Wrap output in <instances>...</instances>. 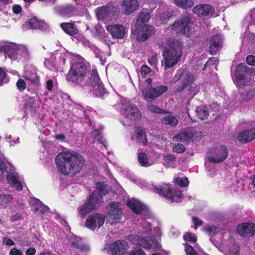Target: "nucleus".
Listing matches in <instances>:
<instances>
[{
  "label": "nucleus",
  "instance_id": "1",
  "mask_svg": "<svg viewBox=\"0 0 255 255\" xmlns=\"http://www.w3.org/2000/svg\"><path fill=\"white\" fill-rule=\"evenodd\" d=\"M84 157L79 153L63 152L55 158L58 170L63 175H75L78 173L84 165Z\"/></svg>",
  "mask_w": 255,
  "mask_h": 255
},
{
  "label": "nucleus",
  "instance_id": "2",
  "mask_svg": "<svg viewBox=\"0 0 255 255\" xmlns=\"http://www.w3.org/2000/svg\"><path fill=\"white\" fill-rule=\"evenodd\" d=\"M182 54V44L178 41L172 42L169 48H166L163 53L162 65L164 66V71L173 67L181 59Z\"/></svg>",
  "mask_w": 255,
  "mask_h": 255
},
{
  "label": "nucleus",
  "instance_id": "3",
  "mask_svg": "<svg viewBox=\"0 0 255 255\" xmlns=\"http://www.w3.org/2000/svg\"><path fill=\"white\" fill-rule=\"evenodd\" d=\"M121 123L124 126H130L141 117L137 107L129 101L123 99L121 101Z\"/></svg>",
  "mask_w": 255,
  "mask_h": 255
},
{
  "label": "nucleus",
  "instance_id": "4",
  "mask_svg": "<svg viewBox=\"0 0 255 255\" xmlns=\"http://www.w3.org/2000/svg\"><path fill=\"white\" fill-rule=\"evenodd\" d=\"M87 67L83 62L75 61L72 63L66 79L73 83L82 85L84 81L88 80L87 75Z\"/></svg>",
  "mask_w": 255,
  "mask_h": 255
},
{
  "label": "nucleus",
  "instance_id": "5",
  "mask_svg": "<svg viewBox=\"0 0 255 255\" xmlns=\"http://www.w3.org/2000/svg\"><path fill=\"white\" fill-rule=\"evenodd\" d=\"M154 192L162 196L171 202L181 201L183 195L180 190L175 189L169 184L162 183L160 185H153Z\"/></svg>",
  "mask_w": 255,
  "mask_h": 255
},
{
  "label": "nucleus",
  "instance_id": "6",
  "mask_svg": "<svg viewBox=\"0 0 255 255\" xmlns=\"http://www.w3.org/2000/svg\"><path fill=\"white\" fill-rule=\"evenodd\" d=\"M191 17L189 14H184L182 18L177 20L171 25V29L177 34L189 36L192 33Z\"/></svg>",
  "mask_w": 255,
  "mask_h": 255
},
{
  "label": "nucleus",
  "instance_id": "7",
  "mask_svg": "<svg viewBox=\"0 0 255 255\" xmlns=\"http://www.w3.org/2000/svg\"><path fill=\"white\" fill-rule=\"evenodd\" d=\"M103 203V200L101 199V196L98 192H94L88 201L79 209L78 215L81 218L84 217L90 212L101 206Z\"/></svg>",
  "mask_w": 255,
  "mask_h": 255
},
{
  "label": "nucleus",
  "instance_id": "8",
  "mask_svg": "<svg viewBox=\"0 0 255 255\" xmlns=\"http://www.w3.org/2000/svg\"><path fill=\"white\" fill-rule=\"evenodd\" d=\"M6 177L8 182L18 191L22 190L21 183V179L18 174L15 172L8 173L5 168V164L0 160V180Z\"/></svg>",
  "mask_w": 255,
  "mask_h": 255
},
{
  "label": "nucleus",
  "instance_id": "9",
  "mask_svg": "<svg viewBox=\"0 0 255 255\" xmlns=\"http://www.w3.org/2000/svg\"><path fill=\"white\" fill-rule=\"evenodd\" d=\"M86 83L92 87V90L96 96H102L106 93V89L101 82L98 73L96 70L91 72L90 76L88 78Z\"/></svg>",
  "mask_w": 255,
  "mask_h": 255
},
{
  "label": "nucleus",
  "instance_id": "10",
  "mask_svg": "<svg viewBox=\"0 0 255 255\" xmlns=\"http://www.w3.org/2000/svg\"><path fill=\"white\" fill-rule=\"evenodd\" d=\"M180 78V85L177 86L175 92H180L187 88L190 91H193L195 88V85L193 84L195 80V77L193 74L187 71H182L179 74Z\"/></svg>",
  "mask_w": 255,
  "mask_h": 255
},
{
  "label": "nucleus",
  "instance_id": "11",
  "mask_svg": "<svg viewBox=\"0 0 255 255\" xmlns=\"http://www.w3.org/2000/svg\"><path fill=\"white\" fill-rule=\"evenodd\" d=\"M201 136V132L196 128H188L178 134L174 136L172 140L174 141H190L198 139Z\"/></svg>",
  "mask_w": 255,
  "mask_h": 255
},
{
  "label": "nucleus",
  "instance_id": "12",
  "mask_svg": "<svg viewBox=\"0 0 255 255\" xmlns=\"http://www.w3.org/2000/svg\"><path fill=\"white\" fill-rule=\"evenodd\" d=\"M228 155L227 148L225 146L220 145L211 150L207 155V158L211 162L219 163L224 161Z\"/></svg>",
  "mask_w": 255,
  "mask_h": 255
},
{
  "label": "nucleus",
  "instance_id": "13",
  "mask_svg": "<svg viewBox=\"0 0 255 255\" xmlns=\"http://www.w3.org/2000/svg\"><path fill=\"white\" fill-rule=\"evenodd\" d=\"M108 208L109 211L107 215V222L111 225L118 222L122 214L120 204L118 202H112L109 204Z\"/></svg>",
  "mask_w": 255,
  "mask_h": 255
},
{
  "label": "nucleus",
  "instance_id": "14",
  "mask_svg": "<svg viewBox=\"0 0 255 255\" xmlns=\"http://www.w3.org/2000/svg\"><path fill=\"white\" fill-rule=\"evenodd\" d=\"M167 89L166 86H160L151 89L148 87L142 90V94L146 101L152 102L166 92Z\"/></svg>",
  "mask_w": 255,
  "mask_h": 255
},
{
  "label": "nucleus",
  "instance_id": "15",
  "mask_svg": "<svg viewBox=\"0 0 255 255\" xmlns=\"http://www.w3.org/2000/svg\"><path fill=\"white\" fill-rule=\"evenodd\" d=\"M135 27L136 38L138 41L147 40L154 32V28L150 25L143 24L135 26Z\"/></svg>",
  "mask_w": 255,
  "mask_h": 255
},
{
  "label": "nucleus",
  "instance_id": "16",
  "mask_svg": "<svg viewBox=\"0 0 255 255\" xmlns=\"http://www.w3.org/2000/svg\"><path fill=\"white\" fill-rule=\"evenodd\" d=\"M128 206L136 214H140L144 219L149 218V212L147 207L140 202L132 199L127 202Z\"/></svg>",
  "mask_w": 255,
  "mask_h": 255
},
{
  "label": "nucleus",
  "instance_id": "17",
  "mask_svg": "<svg viewBox=\"0 0 255 255\" xmlns=\"http://www.w3.org/2000/svg\"><path fill=\"white\" fill-rule=\"evenodd\" d=\"M105 222L104 216L100 214H94L88 217L86 221V227L91 230H95L98 227H101Z\"/></svg>",
  "mask_w": 255,
  "mask_h": 255
},
{
  "label": "nucleus",
  "instance_id": "18",
  "mask_svg": "<svg viewBox=\"0 0 255 255\" xmlns=\"http://www.w3.org/2000/svg\"><path fill=\"white\" fill-rule=\"evenodd\" d=\"M128 245L124 240H118L112 244L110 251L113 255H123L128 251Z\"/></svg>",
  "mask_w": 255,
  "mask_h": 255
},
{
  "label": "nucleus",
  "instance_id": "19",
  "mask_svg": "<svg viewBox=\"0 0 255 255\" xmlns=\"http://www.w3.org/2000/svg\"><path fill=\"white\" fill-rule=\"evenodd\" d=\"M237 231L243 237L253 236L255 234V224L247 223L239 225L237 227Z\"/></svg>",
  "mask_w": 255,
  "mask_h": 255
},
{
  "label": "nucleus",
  "instance_id": "20",
  "mask_svg": "<svg viewBox=\"0 0 255 255\" xmlns=\"http://www.w3.org/2000/svg\"><path fill=\"white\" fill-rule=\"evenodd\" d=\"M193 11L199 16H209L214 12L213 7L208 4H198L193 8Z\"/></svg>",
  "mask_w": 255,
  "mask_h": 255
},
{
  "label": "nucleus",
  "instance_id": "21",
  "mask_svg": "<svg viewBox=\"0 0 255 255\" xmlns=\"http://www.w3.org/2000/svg\"><path fill=\"white\" fill-rule=\"evenodd\" d=\"M255 138V128L249 130L242 131L237 136V140L243 143L249 142Z\"/></svg>",
  "mask_w": 255,
  "mask_h": 255
},
{
  "label": "nucleus",
  "instance_id": "22",
  "mask_svg": "<svg viewBox=\"0 0 255 255\" xmlns=\"http://www.w3.org/2000/svg\"><path fill=\"white\" fill-rule=\"evenodd\" d=\"M106 29L114 38H123L125 34V27L120 24L107 25Z\"/></svg>",
  "mask_w": 255,
  "mask_h": 255
},
{
  "label": "nucleus",
  "instance_id": "23",
  "mask_svg": "<svg viewBox=\"0 0 255 255\" xmlns=\"http://www.w3.org/2000/svg\"><path fill=\"white\" fill-rule=\"evenodd\" d=\"M121 6L123 12L126 14H129L138 8L139 4L137 0H124Z\"/></svg>",
  "mask_w": 255,
  "mask_h": 255
},
{
  "label": "nucleus",
  "instance_id": "24",
  "mask_svg": "<svg viewBox=\"0 0 255 255\" xmlns=\"http://www.w3.org/2000/svg\"><path fill=\"white\" fill-rule=\"evenodd\" d=\"M211 44L210 46V53L216 54L222 46L223 38L222 35L217 34L211 38Z\"/></svg>",
  "mask_w": 255,
  "mask_h": 255
},
{
  "label": "nucleus",
  "instance_id": "25",
  "mask_svg": "<svg viewBox=\"0 0 255 255\" xmlns=\"http://www.w3.org/2000/svg\"><path fill=\"white\" fill-rule=\"evenodd\" d=\"M114 8L111 4L99 7L96 9L97 16L99 19H104L113 14Z\"/></svg>",
  "mask_w": 255,
  "mask_h": 255
},
{
  "label": "nucleus",
  "instance_id": "26",
  "mask_svg": "<svg viewBox=\"0 0 255 255\" xmlns=\"http://www.w3.org/2000/svg\"><path fill=\"white\" fill-rule=\"evenodd\" d=\"M129 241L133 244L138 245L146 249L151 248L150 244L143 238L135 235H132L128 237Z\"/></svg>",
  "mask_w": 255,
  "mask_h": 255
},
{
  "label": "nucleus",
  "instance_id": "27",
  "mask_svg": "<svg viewBox=\"0 0 255 255\" xmlns=\"http://www.w3.org/2000/svg\"><path fill=\"white\" fill-rule=\"evenodd\" d=\"M30 204L33 207L35 212H39L44 214L49 211V208L48 206L44 205L39 200L36 198H32L30 201Z\"/></svg>",
  "mask_w": 255,
  "mask_h": 255
},
{
  "label": "nucleus",
  "instance_id": "28",
  "mask_svg": "<svg viewBox=\"0 0 255 255\" xmlns=\"http://www.w3.org/2000/svg\"><path fill=\"white\" fill-rule=\"evenodd\" d=\"M25 26L31 29H45L47 27V25L46 23L42 20H38L35 17L29 19L25 23V25H23V26Z\"/></svg>",
  "mask_w": 255,
  "mask_h": 255
},
{
  "label": "nucleus",
  "instance_id": "29",
  "mask_svg": "<svg viewBox=\"0 0 255 255\" xmlns=\"http://www.w3.org/2000/svg\"><path fill=\"white\" fill-rule=\"evenodd\" d=\"M81 241V239L76 236H72L70 239V243L74 248L79 249L82 252L89 251L90 250L89 246L88 245L82 243Z\"/></svg>",
  "mask_w": 255,
  "mask_h": 255
},
{
  "label": "nucleus",
  "instance_id": "30",
  "mask_svg": "<svg viewBox=\"0 0 255 255\" xmlns=\"http://www.w3.org/2000/svg\"><path fill=\"white\" fill-rule=\"evenodd\" d=\"M132 137L139 143L145 144L147 142L145 129L140 127H136L135 128L134 134Z\"/></svg>",
  "mask_w": 255,
  "mask_h": 255
},
{
  "label": "nucleus",
  "instance_id": "31",
  "mask_svg": "<svg viewBox=\"0 0 255 255\" xmlns=\"http://www.w3.org/2000/svg\"><path fill=\"white\" fill-rule=\"evenodd\" d=\"M4 53L5 57L8 56L10 59H14L16 57L17 51L14 46L5 45L0 48V54Z\"/></svg>",
  "mask_w": 255,
  "mask_h": 255
},
{
  "label": "nucleus",
  "instance_id": "32",
  "mask_svg": "<svg viewBox=\"0 0 255 255\" xmlns=\"http://www.w3.org/2000/svg\"><path fill=\"white\" fill-rule=\"evenodd\" d=\"M61 28L68 34L70 36H74L78 32V29L76 25L72 23H62L60 24Z\"/></svg>",
  "mask_w": 255,
  "mask_h": 255
},
{
  "label": "nucleus",
  "instance_id": "33",
  "mask_svg": "<svg viewBox=\"0 0 255 255\" xmlns=\"http://www.w3.org/2000/svg\"><path fill=\"white\" fill-rule=\"evenodd\" d=\"M179 117L177 116L168 115L165 116L162 119V122L166 125L169 126L171 127H175L178 123Z\"/></svg>",
  "mask_w": 255,
  "mask_h": 255
},
{
  "label": "nucleus",
  "instance_id": "34",
  "mask_svg": "<svg viewBox=\"0 0 255 255\" xmlns=\"http://www.w3.org/2000/svg\"><path fill=\"white\" fill-rule=\"evenodd\" d=\"M75 11V7L70 4L60 6L59 9V12L61 15L67 17H70L74 15Z\"/></svg>",
  "mask_w": 255,
  "mask_h": 255
},
{
  "label": "nucleus",
  "instance_id": "35",
  "mask_svg": "<svg viewBox=\"0 0 255 255\" xmlns=\"http://www.w3.org/2000/svg\"><path fill=\"white\" fill-rule=\"evenodd\" d=\"M26 112H30L34 113L38 109L36 100L32 97L29 98L25 104Z\"/></svg>",
  "mask_w": 255,
  "mask_h": 255
},
{
  "label": "nucleus",
  "instance_id": "36",
  "mask_svg": "<svg viewBox=\"0 0 255 255\" xmlns=\"http://www.w3.org/2000/svg\"><path fill=\"white\" fill-rule=\"evenodd\" d=\"M195 112L197 117L201 120L206 119L209 115L208 108L204 105L198 107Z\"/></svg>",
  "mask_w": 255,
  "mask_h": 255
},
{
  "label": "nucleus",
  "instance_id": "37",
  "mask_svg": "<svg viewBox=\"0 0 255 255\" xmlns=\"http://www.w3.org/2000/svg\"><path fill=\"white\" fill-rule=\"evenodd\" d=\"M138 161L142 166H149L152 164L149 161L148 156L145 152L138 151Z\"/></svg>",
  "mask_w": 255,
  "mask_h": 255
},
{
  "label": "nucleus",
  "instance_id": "38",
  "mask_svg": "<svg viewBox=\"0 0 255 255\" xmlns=\"http://www.w3.org/2000/svg\"><path fill=\"white\" fill-rule=\"evenodd\" d=\"M150 16L149 13L141 12L136 20L135 26H140L145 24L150 19Z\"/></svg>",
  "mask_w": 255,
  "mask_h": 255
},
{
  "label": "nucleus",
  "instance_id": "39",
  "mask_svg": "<svg viewBox=\"0 0 255 255\" xmlns=\"http://www.w3.org/2000/svg\"><path fill=\"white\" fill-rule=\"evenodd\" d=\"M174 1L177 6L184 9L191 7L194 4L192 0H174Z\"/></svg>",
  "mask_w": 255,
  "mask_h": 255
},
{
  "label": "nucleus",
  "instance_id": "40",
  "mask_svg": "<svg viewBox=\"0 0 255 255\" xmlns=\"http://www.w3.org/2000/svg\"><path fill=\"white\" fill-rule=\"evenodd\" d=\"M163 159L170 167L175 168L176 165L175 157L171 154H168L163 156Z\"/></svg>",
  "mask_w": 255,
  "mask_h": 255
},
{
  "label": "nucleus",
  "instance_id": "41",
  "mask_svg": "<svg viewBox=\"0 0 255 255\" xmlns=\"http://www.w3.org/2000/svg\"><path fill=\"white\" fill-rule=\"evenodd\" d=\"M96 187L98 190V191L97 192L101 196V199L103 200L102 196L108 193L109 188L106 185L103 183H98L96 184Z\"/></svg>",
  "mask_w": 255,
  "mask_h": 255
},
{
  "label": "nucleus",
  "instance_id": "42",
  "mask_svg": "<svg viewBox=\"0 0 255 255\" xmlns=\"http://www.w3.org/2000/svg\"><path fill=\"white\" fill-rule=\"evenodd\" d=\"M142 228L140 230L142 234L149 235L152 232L150 224L145 220L142 221Z\"/></svg>",
  "mask_w": 255,
  "mask_h": 255
},
{
  "label": "nucleus",
  "instance_id": "43",
  "mask_svg": "<svg viewBox=\"0 0 255 255\" xmlns=\"http://www.w3.org/2000/svg\"><path fill=\"white\" fill-rule=\"evenodd\" d=\"M240 247L237 244H232L229 247L228 255H240Z\"/></svg>",
  "mask_w": 255,
  "mask_h": 255
},
{
  "label": "nucleus",
  "instance_id": "44",
  "mask_svg": "<svg viewBox=\"0 0 255 255\" xmlns=\"http://www.w3.org/2000/svg\"><path fill=\"white\" fill-rule=\"evenodd\" d=\"M25 78L29 80L32 83L35 84H38L39 83V78L35 72L32 73L31 74L26 73Z\"/></svg>",
  "mask_w": 255,
  "mask_h": 255
},
{
  "label": "nucleus",
  "instance_id": "45",
  "mask_svg": "<svg viewBox=\"0 0 255 255\" xmlns=\"http://www.w3.org/2000/svg\"><path fill=\"white\" fill-rule=\"evenodd\" d=\"M237 77V83L240 87L244 85H249L250 82L246 79H245L244 76L241 75H236Z\"/></svg>",
  "mask_w": 255,
  "mask_h": 255
},
{
  "label": "nucleus",
  "instance_id": "46",
  "mask_svg": "<svg viewBox=\"0 0 255 255\" xmlns=\"http://www.w3.org/2000/svg\"><path fill=\"white\" fill-rule=\"evenodd\" d=\"M172 16V15L168 12H165L162 13L159 17V20L161 22V24L166 23L169 19Z\"/></svg>",
  "mask_w": 255,
  "mask_h": 255
},
{
  "label": "nucleus",
  "instance_id": "47",
  "mask_svg": "<svg viewBox=\"0 0 255 255\" xmlns=\"http://www.w3.org/2000/svg\"><path fill=\"white\" fill-rule=\"evenodd\" d=\"M175 183L177 185L182 187H186L188 184V180L187 177H177L175 179Z\"/></svg>",
  "mask_w": 255,
  "mask_h": 255
},
{
  "label": "nucleus",
  "instance_id": "48",
  "mask_svg": "<svg viewBox=\"0 0 255 255\" xmlns=\"http://www.w3.org/2000/svg\"><path fill=\"white\" fill-rule=\"evenodd\" d=\"M205 229L210 236L219 233L220 231V229L219 228L214 226L209 225L206 226Z\"/></svg>",
  "mask_w": 255,
  "mask_h": 255
},
{
  "label": "nucleus",
  "instance_id": "49",
  "mask_svg": "<svg viewBox=\"0 0 255 255\" xmlns=\"http://www.w3.org/2000/svg\"><path fill=\"white\" fill-rule=\"evenodd\" d=\"M255 96V90H250L247 91L244 95L243 99L244 101L248 102Z\"/></svg>",
  "mask_w": 255,
  "mask_h": 255
},
{
  "label": "nucleus",
  "instance_id": "50",
  "mask_svg": "<svg viewBox=\"0 0 255 255\" xmlns=\"http://www.w3.org/2000/svg\"><path fill=\"white\" fill-rule=\"evenodd\" d=\"M12 196L8 194H0V204H8L12 200Z\"/></svg>",
  "mask_w": 255,
  "mask_h": 255
},
{
  "label": "nucleus",
  "instance_id": "51",
  "mask_svg": "<svg viewBox=\"0 0 255 255\" xmlns=\"http://www.w3.org/2000/svg\"><path fill=\"white\" fill-rule=\"evenodd\" d=\"M172 148L174 152L178 153L183 152L185 149L184 145L181 143L175 144Z\"/></svg>",
  "mask_w": 255,
  "mask_h": 255
},
{
  "label": "nucleus",
  "instance_id": "52",
  "mask_svg": "<svg viewBox=\"0 0 255 255\" xmlns=\"http://www.w3.org/2000/svg\"><path fill=\"white\" fill-rule=\"evenodd\" d=\"M184 239L185 241L195 242L197 240L196 236L193 233H187L184 235Z\"/></svg>",
  "mask_w": 255,
  "mask_h": 255
},
{
  "label": "nucleus",
  "instance_id": "53",
  "mask_svg": "<svg viewBox=\"0 0 255 255\" xmlns=\"http://www.w3.org/2000/svg\"><path fill=\"white\" fill-rule=\"evenodd\" d=\"M184 246L187 255H198L192 246L188 244H185Z\"/></svg>",
  "mask_w": 255,
  "mask_h": 255
},
{
  "label": "nucleus",
  "instance_id": "54",
  "mask_svg": "<svg viewBox=\"0 0 255 255\" xmlns=\"http://www.w3.org/2000/svg\"><path fill=\"white\" fill-rule=\"evenodd\" d=\"M7 82L8 79L6 77V73L2 68H0V86Z\"/></svg>",
  "mask_w": 255,
  "mask_h": 255
},
{
  "label": "nucleus",
  "instance_id": "55",
  "mask_svg": "<svg viewBox=\"0 0 255 255\" xmlns=\"http://www.w3.org/2000/svg\"><path fill=\"white\" fill-rule=\"evenodd\" d=\"M92 135L96 140L99 141L100 143H102L103 142L102 135L98 130H95L93 131L92 132Z\"/></svg>",
  "mask_w": 255,
  "mask_h": 255
},
{
  "label": "nucleus",
  "instance_id": "56",
  "mask_svg": "<svg viewBox=\"0 0 255 255\" xmlns=\"http://www.w3.org/2000/svg\"><path fill=\"white\" fill-rule=\"evenodd\" d=\"M150 72V68L147 65H143L140 69V74L141 76L145 78L146 75Z\"/></svg>",
  "mask_w": 255,
  "mask_h": 255
},
{
  "label": "nucleus",
  "instance_id": "57",
  "mask_svg": "<svg viewBox=\"0 0 255 255\" xmlns=\"http://www.w3.org/2000/svg\"><path fill=\"white\" fill-rule=\"evenodd\" d=\"M147 108L149 111L155 113H160L161 112V109L157 106L153 105L152 104H149L147 106Z\"/></svg>",
  "mask_w": 255,
  "mask_h": 255
},
{
  "label": "nucleus",
  "instance_id": "58",
  "mask_svg": "<svg viewBox=\"0 0 255 255\" xmlns=\"http://www.w3.org/2000/svg\"><path fill=\"white\" fill-rule=\"evenodd\" d=\"M16 86L18 90H23L26 88V84L24 81L21 79H19L16 83Z\"/></svg>",
  "mask_w": 255,
  "mask_h": 255
},
{
  "label": "nucleus",
  "instance_id": "59",
  "mask_svg": "<svg viewBox=\"0 0 255 255\" xmlns=\"http://www.w3.org/2000/svg\"><path fill=\"white\" fill-rule=\"evenodd\" d=\"M127 255H145L144 253L140 249H136L131 251Z\"/></svg>",
  "mask_w": 255,
  "mask_h": 255
},
{
  "label": "nucleus",
  "instance_id": "60",
  "mask_svg": "<svg viewBox=\"0 0 255 255\" xmlns=\"http://www.w3.org/2000/svg\"><path fill=\"white\" fill-rule=\"evenodd\" d=\"M218 62L217 59L215 57L210 58L205 63L204 66L203 70L207 66L215 64Z\"/></svg>",
  "mask_w": 255,
  "mask_h": 255
},
{
  "label": "nucleus",
  "instance_id": "61",
  "mask_svg": "<svg viewBox=\"0 0 255 255\" xmlns=\"http://www.w3.org/2000/svg\"><path fill=\"white\" fill-rule=\"evenodd\" d=\"M157 55L156 54H153L148 60V63L150 65H155L157 63Z\"/></svg>",
  "mask_w": 255,
  "mask_h": 255
},
{
  "label": "nucleus",
  "instance_id": "62",
  "mask_svg": "<svg viewBox=\"0 0 255 255\" xmlns=\"http://www.w3.org/2000/svg\"><path fill=\"white\" fill-rule=\"evenodd\" d=\"M192 221L194 224V228L195 229L197 228L200 226H201L203 224V221L199 220L198 218L196 217L192 218Z\"/></svg>",
  "mask_w": 255,
  "mask_h": 255
},
{
  "label": "nucleus",
  "instance_id": "63",
  "mask_svg": "<svg viewBox=\"0 0 255 255\" xmlns=\"http://www.w3.org/2000/svg\"><path fill=\"white\" fill-rule=\"evenodd\" d=\"M9 255H23V254L21 250L13 248L10 251Z\"/></svg>",
  "mask_w": 255,
  "mask_h": 255
},
{
  "label": "nucleus",
  "instance_id": "64",
  "mask_svg": "<svg viewBox=\"0 0 255 255\" xmlns=\"http://www.w3.org/2000/svg\"><path fill=\"white\" fill-rule=\"evenodd\" d=\"M247 63L251 65H255V56L253 55L248 56L246 58Z\"/></svg>",
  "mask_w": 255,
  "mask_h": 255
}]
</instances>
